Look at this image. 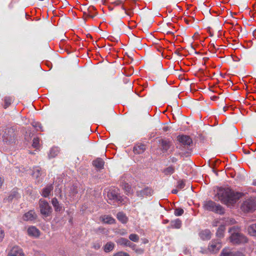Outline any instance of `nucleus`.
<instances>
[{
    "mask_svg": "<svg viewBox=\"0 0 256 256\" xmlns=\"http://www.w3.org/2000/svg\"><path fill=\"white\" fill-rule=\"evenodd\" d=\"M242 195V193L234 192L228 188H219L216 194L218 200L228 206L235 204Z\"/></svg>",
    "mask_w": 256,
    "mask_h": 256,
    "instance_id": "1",
    "label": "nucleus"
},
{
    "mask_svg": "<svg viewBox=\"0 0 256 256\" xmlns=\"http://www.w3.org/2000/svg\"><path fill=\"white\" fill-rule=\"evenodd\" d=\"M228 232L230 234V241L234 244H243L248 241L247 238L240 232V229L238 227L230 228Z\"/></svg>",
    "mask_w": 256,
    "mask_h": 256,
    "instance_id": "2",
    "label": "nucleus"
},
{
    "mask_svg": "<svg viewBox=\"0 0 256 256\" xmlns=\"http://www.w3.org/2000/svg\"><path fill=\"white\" fill-rule=\"evenodd\" d=\"M204 206L205 210L216 214H223L224 213V209L221 205L211 200L205 202Z\"/></svg>",
    "mask_w": 256,
    "mask_h": 256,
    "instance_id": "3",
    "label": "nucleus"
},
{
    "mask_svg": "<svg viewBox=\"0 0 256 256\" xmlns=\"http://www.w3.org/2000/svg\"><path fill=\"white\" fill-rule=\"evenodd\" d=\"M39 208L40 214L44 217L50 216L52 212V208L48 202L42 198L39 200Z\"/></svg>",
    "mask_w": 256,
    "mask_h": 256,
    "instance_id": "4",
    "label": "nucleus"
},
{
    "mask_svg": "<svg viewBox=\"0 0 256 256\" xmlns=\"http://www.w3.org/2000/svg\"><path fill=\"white\" fill-rule=\"evenodd\" d=\"M178 140L180 144L179 148L181 150H184V148H187L188 149L190 146L192 142V138L188 136L181 135L178 136Z\"/></svg>",
    "mask_w": 256,
    "mask_h": 256,
    "instance_id": "5",
    "label": "nucleus"
},
{
    "mask_svg": "<svg viewBox=\"0 0 256 256\" xmlns=\"http://www.w3.org/2000/svg\"><path fill=\"white\" fill-rule=\"evenodd\" d=\"M256 202L253 199H248L244 202L241 208L244 212H252L256 210Z\"/></svg>",
    "mask_w": 256,
    "mask_h": 256,
    "instance_id": "6",
    "label": "nucleus"
},
{
    "mask_svg": "<svg viewBox=\"0 0 256 256\" xmlns=\"http://www.w3.org/2000/svg\"><path fill=\"white\" fill-rule=\"evenodd\" d=\"M15 133L12 128H8L4 130L2 134L3 140L6 142H12L14 140Z\"/></svg>",
    "mask_w": 256,
    "mask_h": 256,
    "instance_id": "7",
    "label": "nucleus"
},
{
    "mask_svg": "<svg viewBox=\"0 0 256 256\" xmlns=\"http://www.w3.org/2000/svg\"><path fill=\"white\" fill-rule=\"evenodd\" d=\"M222 247V244L218 240H212L208 247V250L210 252L216 253L218 252Z\"/></svg>",
    "mask_w": 256,
    "mask_h": 256,
    "instance_id": "8",
    "label": "nucleus"
},
{
    "mask_svg": "<svg viewBox=\"0 0 256 256\" xmlns=\"http://www.w3.org/2000/svg\"><path fill=\"white\" fill-rule=\"evenodd\" d=\"M8 256H24V254L21 248L14 246L9 252Z\"/></svg>",
    "mask_w": 256,
    "mask_h": 256,
    "instance_id": "9",
    "label": "nucleus"
},
{
    "mask_svg": "<svg viewBox=\"0 0 256 256\" xmlns=\"http://www.w3.org/2000/svg\"><path fill=\"white\" fill-rule=\"evenodd\" d=\"M22 218L25 221H32L37 218V215L34 210H30L24 215Z\"/></svg>",
    "mask_w": 256,
    "mask_h": 256,
    "instance_id": "10",
    "label": "nucleus"
},
{
    "mask_svg": "<svg viewBox=\"0 0 256 256\" xmlns=\"http://www.w3.org/2000/svg\"><path fill=\"white\" fill-rule=\"evenodd\" d=\"M152 193V190L150 188H146L143 190L136 192V196L140 198H143L151 196Z\"/></svg>",
    "mask_w": 256,
    "mask_h": 256,
    "instance_id": "11",
    "label": "nucleus"
},
{
    "mask_svg": "<svg viewBox=\"0 0 256 256\" xmlns=\"http://www.w3.org/2000/svg\"><path fill=\"white\" fill-rule=\"evenodd\" d=\"M27 232L29 236L34 238H38L40 235V230L34 226H30Z\"/></svg>",
    "mask_w": 256,
    "mask_h": 256,
    "instance_id": "12",
    "label": "nucleus"
},
{
    "mask_svg": "<svg viewBox=\"0 0 256 256\" xmlns=\"http://www.w3.org/2000/svg\"><path fill=\"white\" fill-rule=\"evenodd\" d=\"M146 149V146L144 144L138 143L134 146L133 148L134 152L135 154H142Z\"/></svg>",
    "mask_w": 256,
    "mask_h": 256,
    "instance_id": "13",
    "label": "nucleus"
},
{
    "mask_svg": "<svg viewBox=\"0 0 256 256\" xmlns=\"http://www.w3.org/2000/svg\"><path fill=\"white\" fill-rule=\"evenodd\" d=\"M108 197L110 200L120 201L122 198L116 192V190H112L108 192Z\"/></svg>",
    "mask_w": 256,
    "mask_h": 256,
    "instance_id": "14",
    "label": "nucleus"
},
{
    "mask_svg": "<svg viewBox=\"0 0 256 256\" xmlns=\"http://www.w3.org/2000/svg\"><path fill=\"white\" fill-rule=\"evenodd\" d=\"M160 144L162 146L161 150L164 153L168 151V150L170 148V144L169 140L162 139L160 141Z\"/></svg>",
    "mask_w": 256,
    "mask_h": 256,
    "instance_id": "15",
    "label": "nucleus"
},
{
    "mask_svg": "<svg viewBox=\"0 0 256 256\" xmlns=\"http://www.w3.org/2000/svg\"><path fill=\"white\" fill-rule=\"evenodd\" d=\"M104 162L101 158H97L92 162L93 166L98 170H102L104 168Z\"/></svg>",
    "mask_w": 256,
    "mask_h": 256,
    "instance_id": "16",
    "label": "nucleus"
},
{
    "mask_svg": "<svg viewBox=\"0 0 256 256\" xmlns=\"http://www.w3.org/2000/svg\"><path fill=\"white\" fill-rule=\"evenodd\" d=\"M53 185L52 184H49L46 186V188H43L42 192V195L44 198H47L50 194L51 192L53 190Z\"/></svg>",
    "mask_w": 256,
    "mask_h": 256,
    "instance_id": "17",
    "label": "nucleus"
},
{
    "mask_svg": "<svg viewBox=\"0 0 256 256\" xmlns=\"http://www.w3.org/2000/svg\"><path fill=\"white\" fill-rule=\"evenodd\" d=\"M101 220L107 224H113L116 222V220L112 216L108 215H104L100 217Z\"/></svg>",
    "mask_w": 256,
    "mask_h": 256,
    "instance_id": "18",
    "label": "nucleus"
},
{
    "mask_svg": "<svg viewBox=\"0 0 256 256\" xmlns=\"http://www.w3.org/2000/svg\"><path fill=\"white\" fill-rule=\"evenodd\" d=\"M200 236L203 240H209L211 238L212 234L210 230H206L200 233Z\"/></svg>",
    "mask_w": 256,
    "mask_h": 256,
    "instance_id": "19",
    "label": "nucleus"
},
{
    "mask_svg": "<svg viewBox=\"0 0 256 256\" xmlns=\"http://www.w3.org/2000/svg\"><path fill=\"white\" fill-rule=\"evenodd\" d=\"M181 226L182 221L179 218H177L170 222V226L168 228L178 229L180 228Z\"/></svg>",
    "mask_w": 256,
    "mask_h": 256,
    "instance_id": "20",
    "label": "nucleus"
},
{
    "mask_svg": "<svg viewBox=\"0 0 256 256\" xmlns=\"http://www.w3.org/2000/svg\"><path fill=\"white\" fill-rule=\"evenodd\" d=\"M226 230V226L224 225H220L218 228L217 231L216 232V236L220 238H224V232Z\"/></svg>",
    "mask_w": 256,
    "mask_h": 256,
    "instance_id": "21",
    "label": "nucleus"
},
{
    "mask_svg": "<svg viewBox=\"0 0 256 256\" xmlns=\"http://www.w3.org/2000/svg\"><path fill=\"white\" fill-rule=\"evenodd\" d=\"M118 220L122 224H126L128 221V218L122 212H119L116 214Z\"/></svg>",
    "mask_w": 256,
    "mask_h": 256,
    "instance_id": "22",
    "label": "nucleus"
},
{
    "mask_svg": "<svg viewBox=\"0 0 256 256\" xmlns=\"http://www.w3.org/2000/svg\"><path fill=\"white\" fill-rule=\"evenodd\" d=\"M234 252L230 248L226 247L222 250L220 256H234Z\"/></svg>",
    "mask_w": 256,
    "mask_h": 256,
    "instance_id": "23",
    "label": "nucleus"
},
{
    "mask_svg": "<svg viewBox=\"0 0 256 256\" xmlns=\"http://www.w3.org/2000/svg\"><path fill=\"white\" fill-rule=\"evenodd\" d=\"M114 248V244L112 242H108L104 246V250L106 252H109L112 251Z\"/></svg>",
    "mask_w": 256,
    "mask_h": 256,
    "instance_id": "24",
    "label": "nucleus"
},
{
    "mask_svg": "<svg viewBox=\"0 0 256 256\" xmlns=\"http://www.w3.org/2000/svg\"><path fill=\"white\" fill-rule=\"evenodd\" d=\"M248 232L250 235L256 236V222L248 226Z\"/></svg>",
    "mask_w": 256,
    "mask_h": 256,
    "instance_id": "25",
    "label": "nucleus"
},
{
    "mask_svg": "<svg viewBox=\"0 0 256 256\" xmlns=\"http://www.w3.org/2000/svg\"><path fill=\"white\" fill-rule=\"evenodd\" d=\"M52 204L54 207L55 211L60 212L62 208L60 206L59 202L56 198H54L52 199Z\"/></svg>",
    "mask_w": 256,
    "mask_h": 256,
    "instance_id": "26",
    "label": "nucleus"
},
{
    "mask_svg": "<svg viewBox=\"0 0 256 256\" xmlns=\"http://www.w3.org/2000/svg\"><path fill=\"white\" fill-rule=\"evenodd\" d=\"M42 174L41 168L39 166H34L33 168L32 176L36 178H38Z\"/></svg>",
    "mask_w": 256,
    "mask_h": 256,
    "instance_id": "27",
    "label": "nucleus"
},
{
    "mask_svg": "<svg viewBox=\"0 0 256 256\" xmlns=\"http://www.w3.org/2000/svg\"><path fill=\"white\" fill-rule=\"evenodd\" d=\"M122 188L124 190L125 193L127 195L132 194L133 190L131 186L128 183H124L122 184Z\"/></svg>",
    "mask_w": 256,
    "mask_h": 256,
    "instance_id": "28",
    "label": "nucleus"
},
{
    "mask_svg": "<svg viewBox=\"0 0 256 256\" xmlns=\"http://www.w3.org/2000/svg\"><path fill=\"white\" fill-rule=\"evenodd\" d=\"M78 193V191L77 187L74 186H72L70 188L69 196L73 199H74L76 198Z\"/></svg>",
    "mask_w": 256,
    "mask_h": 256,
    "instance_id": "29",
    "label": "nucleus"
},
{
    "mask_svg": "<svg viewBox=\"0 0 256 256\" xmlns=\"http://www.w3.org/2000/svg\"><path fill=\"white\" fill-rule=\"evenodd\" d=\"M14 98L12 96H6L4 98V108H6L8 107L11 104L14 102Z\"/></svg>",
    "mask_w": 256,
    "mask_h": 256,
    "instance_id": "30",
    "label": "nucleus"
},
{
    "mask_svg": "<svg viewBox=\"0 0 256 256\" xmlns=\"http://www.w3.org/2000/svg\"><path fill=\"white\" fill-rule=\"evenodd\" d=\"M86 10V14L90 15V18H94L97 14L96 12H95L96 8L94 6H90Z\"/></svg>",
    "mask_w": 256,
    "mask_h": 256,
    "instance_id": "31",
    "label": "nucleus"
},
{
    "mask_svg": "<svg viewBox=\"0 0 256 256\" xmlns=\"http://www.w3.org/2000/svg\"><path fill=\"white\" fill-rule=\"evenodd\" d=\"M175 172L174 168L173 166H170L163 170V172L166 175H171Z\"/></svg>",
    "mask_w": 256,
    "mask_h": 256,
    "instance_id": "32",
    "label": "nucleus"
},
{
    "mask_svg": "<svg viewBox=\"0 0 256 256\" xmlns=\"http://www.w3.org/2000/svg\"><path fill=\"white\" fill-rule=\"evenodd\" d=\"M129 240L134 242H137L140 240V236L135 234H132L128 236Z\"/></svg>",
    "mask_w": 256,
    "mask_h": 256,
    "instance_id": "33",
    "label": "nucleus"
},
{
    "mask_svg": "<svg viewBox=\"0 0 256 256\" xmlns=\"http://www.w3.org/2000/svg\"><path fill=\"white\" fill-rule=\"evenodd\" d=\"M32 126L33 127L36 128L37 130H40V132L44 131V130L43 129L42 124L39 122H33L32 123Z\"/></svg>",
    "mask_w": 256,
    "mask_h": 256,
    "instance_id": "34",
    "label": "nucleus"
},
{
    "mask_svg": "<svg viewBox=\"0 0 256 256\" xmlns=\"http://www.w3.org/2000/svg\"><path fill=\"white\" fill-rule=\"evenodd\" d=\"M127 240V238H120L116 240V242L118 245L124 247Z\"/></svg>",
    "mask_w": 256,
    "mask_h": 256,
    "instance_id": "35",
    "label": "nucleus"
},
{
    "mask_svg": "<svg viewBox=\"0 0 256 256\" xmlns=\"http://www.w3.org/2000/svg\"><path fill=\"white\" fill-rule=\"evenodd\" d=\"M58 148H52L50 150V154H49V156L50 158H54L58 154Z\"/></svg>",
    "mask_w": 256,
    "mask_h": 256,
    "instance_id": "36",
    "label": "nucleus"
},
{
    "mask_svg": "<svg viewBox=\"0 0 256 256\" xmlns=\"http://www.w3.org/2000/svg\"><path fill=\"white\" fill-rule=\"evenodd\" d=\"M184 212V210L183 209L180 208H176L174 210V214L176 216H180Z\"/></svg>",
    "mask_w": 256,
    "mask_h": 256,
    "instance_id": "37",
    "label": "nucleus"
},
{
    "mask_svg": "<svg viewBox=\"0 0 256 256\" xmlns=\"http://www.w3.org/2000/svg\"><path fill=\"white\" fill-rule=\"evenodd\" d=\"M112 256H130V255L128 252L120 251L114 254Z\"/></svg>",
    "mask_w": 256,
    "mask_h": 256,
    "instance_id": "38",
    "label": "nucleus"
},
{
    "mask_svg": "<svg viewBox=\"0 0 256 256\" xmlns=\"http://www.w3.org/2000/svg\"><path fill=\"white\" fill-rule=\"evenodd\" d=\"M185 186V183L183 180H180L178 182L177 188L180 190L182 189Z\"/></svg>",
    "mask_w": 256,
    "mask_h": 256,
    "instance_id": "39",
    "label": "nucleus"
},
{
    "mask_svg": "<svg viewBox=\"0 0 256 256\" xmlns=\"http://www.w3.org/2000/svg\"><path fill=\"white\" fill-rule=\"evenodd\" d=\"M39 146V138H34L33 140L32 146L35 148H38Z\"/></svg>",
    "mask_w": 256,
    "mask_h": 256,
    "instance_id": "40",
    "label": "nucleus"
},
{
    "mask_svg": "<svg viewBox=\"0 0 256 256\" xmlns=\"http://www.w3.org/2000/svg\"><path fill=\"white\" fill-rule=\"evenodd\" d=\"M101 246V244L98 242L93 243L92 248L95 250H98Z\"/></svg>",
    "mask_w": 256,
    "mask_h": 256,
    "instance_id": "41",
    "label": "nucleus"
},
{
    "mask_svg": "<svg viewBox=\"0 0 256 256\" xmlns=\"http://www.w3.org/2000/svg\"><path fill=\"white\" fill-rule=\"evenodd\" d=\"M134 251L137 254H142L144 253V250L142 248H138L136 247V249Z\"/></svg>",
    "mask_w": 256,
    "mask_h": 256,
    "instance_id": "42",
    "label": "nucleus"
},
{
    "mask_svg": "<svg viewBox=\"0 0 256 256\" xmlns=\"http://www.w3.org/2000/svg\"><path fill=\"white\" fill-rule=\"evenodd\" d=\"M113 4L116 6H118L123 4V2L121 0H117L113 2Z\"/></svg>",
    "mask_w": 256,
    "mask_h": 256,
    "instance_id": "43",
    "label": "nucleus"
},
{
    "mask_svg": "<svg viewBox=\"0 0 256 256\" xmlns=\"http://www.w3.org/2000/svg\"><path fill=\"white\" fill-rule=\"evenodd\" d=\"M4 236V231L0 228V242L2 241Z\"/></svg>",
    "mask_w": 256,
    "mask_h": 256,
    "instance_id": "44",
    "label": "nucleus"
},
{
    "mask_svg": "<svg viewBox=\"0 0 256 256\" xmlns=\"http://www.w3.org/2000/svg\"><path fill=\"white\" fill-rule=\"evenodd\" d=\"M234 256H245L244 254L240 252H234Z\"/></svg>",
    "mask_w": 256,
    "mask_h": 256,
    "instance_id": "45",
    "label": "nucleus"
},
{
    "mask_svg": "<svg viewBox=\"0 0 256 256\" xmlns=\"http://www.w3.org/2000/svg\"><path fill=\"white\" fill-rule=\"evenodd\" d=\"M86 10H85L84 12H83V14H84V18L85 19H86L87 18H90V14H86Z\"/></svg>",
    "mask_w": 256,
    "mask_h": 256,
    "instance_id": "46",
    "label": "nucleus"
},
{
    "mask_svg": "<svg viewBox=\"0 0 256 256\" xmlns=\"http://www.w3.org/2000/svg\"><path fill=\"white\" fill-rule=\"evenodd\" d=\"M4 182V178L3 177L0 176V188L2 186Z\"/></svg>",
    "mask_w": 256,
    "mask_h": 256,
    "instance_id": "47",
    "label": "nucleus"
},
{
    "mask_svg": "<svg viewBox=\"0 0 256 256\" xmlns=\"http://www.w3.org/2000/svg\"><path fill=\"white\" fill-rule=\"evenodd\" d=\"M136 247V244L132 243L130 247L133 250H134Z\"/></svg>",
    "mask_w": 256,
    "mask_h": 256,
    "instance_id": "48",
    "label": "nucleus"
},
{
    "mask_svg": "<svg viewBox=\"0 0 256 256\" xmlns=\"http://www.w3.org/2000/svg\"><path fill=\"white\" fill-rule=\"evenodd\" d=\"M218 220H214L212 222V226H218Z\"/></svg>",
    "mask_w": 256,
    "mask_h": 256,
    "instance_id": "49",
    "label": "nucleus"
},
{
    "mask_svg": "<svg viewBox=\"0 0 256 256\" xmlns=\"http://www.w3.org/2000/svg\"><path fill=\"white\" fill-rule=\"evenodd\" d=\"M210 48L216 49V47L214 42L210 44Z\"/></svg>",
    "mask_w": 256,
    "mask_h": 256,
    "instance_id": "50",
    "label": "nucleus"
},
{
    "mask_svg": "<svg viewBox=\"0 0 256 256\" xmlns=\"http://www.w3.org/2000/svg\"><path fill=\"white\" fill-rule=\"evenodd\" d=\"M170 159H171L172 162H176L177 161V158L174 157H172Z\"/></svg>",
    "mask_w": 256,
    "mask_h": 256,
    "instance_id": "51",
    "label": "nucleus"
},
{
    "mask_svg": "<svg viewBox=\"0 0 256 256\" xmlns=\"http://www.w3.org/2000/svg\"><path fill=\"white\" fill-rule=\"evenodd\" d=\"M130 240L128 239L124 247H128V244H130Z\"/></svg>",
    "mask_w": 256,
    "mask_h": 256,
    "instance_id": "52",
    "label": "nucleus"
},
{
    "mask_svg": "<svg viewBox=\"0 0 256 256\" xmlns=\"http://www.w3.org/2000/svg\"><path fill=\"white\" fill-rule=\"evenodd\" d=\"M172 194H176L178 193V190H176V189H174V190H172Z\"/></svg>",
    "mask_w": 256,
    "mask_h": 256,
    "instance_id": "53",
    "label": "nucleus"
},
{
    "mask_svg": "<svg viewBox=\"0 0 256 256\" xmlns=\"http://www.w3.org/2000/svg\"><path fill=\"white\" fill-rule=\"evenodd\" d=\"M200 252L202 254H206L207 252V250H204V249H202V250Z\"/></svg>",
    "mask_w": 256,
    "mask_h": 256,
    "instance_id": "54",
    "label": "nucleus"
},
{
    "mask_svg": "<svg viewBox=\"0 0 256 256\" xmlns=\"http://www.w3.org/2000/svg\"><path fill=\"white\" fill-rule=\"evenodd\" d=\"M148 242V240L147 239H144V240L143 243L146 244Z\"/></svg>",
    "mask_w": 256,
    "mask_h": 256,
    "instance_id": "55",
    "label": "nucleus"
},
{
    "mask_svg": "<svg viewBox=\"0 0 256 256\" xmlns=\"http://www.w3.org/2000/svg\"><path fill=\"white\" fill-rule=\"evenodd\" d=\"M132 243H133V242H132L130 241V244H128V247L130 248V246H131V245H132Z\"/></svg>",
    "mask_w": 256,
    "mask_h": 256,
    "instance_id": "56",
    "label": "nucleus"
},
{
    "mask_svg": "<svg viewBox=\"0 0 256 256\" xmlns=\"http://www.w3.org/2000/svg\"><path fill=\"white\" fill-rule=\"evenodd\" d=\"M122 8L123 10H124V11H126V8L124 7V6H122Z\"/></svg>",
    "mask_w": 256,
    "mask_h": 256,
    "instance_id": "57",
    "label": "nucleus"
},
{
    "mask_svg": "<svg viewBox=\"0 0 256 256\" xmlns=\"http://www.w3.org/2000/svg\"><path fill=\"white\" fill-rule=\"evenodd\" d=\"M168 220H164V224L168 223Z\"/></svg>",
    "mask_w": 256,
    "mask_h": 256,
    "instance_id": "58",
    "label": "nucleus"
}]
</instances>
